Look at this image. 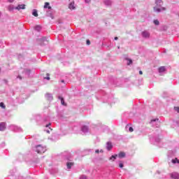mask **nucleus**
Listing matches in <instances>:
<instances>
[{
	"label": "nucleus",
	"mask_w": 179,
	"mask_h": 179,
	"mask_svg": "<svg viewBox=\"0 0 179 179\" xmlns=\"http://www.w3.org/2000/svg\"><path fill=\"white\" fill-rule=\"evenodd\" d=\"M45 150H47V149L45 147H43L41 145H37L36 146V152L37 153H45Z\"/></svg>",
	"instance_id": "nucleus-1"
},
{
	"label": "nucleus",
	"mask_w": 179,
	"mask_h": 179,
	"mask_svg": "<svg viewBox=\"0 0 179 179\" xmlns=\"http://www.w3.org/2000/svg\"><path fill=\"white\" fill-rule=\"evenodd\" d=\"M44 43H48V40H47V37L45 36H43L42 38L40 39L41 45H45Z\"/></svg>",
	"instance_id": "nucleus-2"
},
{
	"label": "nucleus",
	"mask_w": 179,
	"mask_h": 179,
	"mask_svg": "<svg viewBox=\"0 0 179 179\" xmlns=\"http://www.w3.org/2000/svg\"><path fill=\"white\" fill-rule=\"evenodd\" d=\"M5 129H6V123H0V131H5Z\"/></svg>",
	"instance_id": "nucleus-3"
},
{
	"label": "nucleus",
	"mask_w": 179,
	"mask_h": 179,
	"mask_svg": "<svg viewBox=\"0 0 179 179\" xmlns=\"http://www.w3.org/2000/svg\"><path fill=\"white\" fill-rule=\"evenodd\" d=\"M142 36L145 38H148V37H150V34H149V32L145 31L142 32Z\"/></svg>",
	"instance_id": "nucleus-4"
},
{
	"label": "nucleus",
	"mask_w": 179,
	"mask_h": 179,
	"mask_svg": "<svg viewBox=\"0 0 179 179\" xmlns=\"http://www.w3.org/2000/svg\"><path fill=\"white\" fill-rule=\"evenodd\" d=\"M15 9H17V10H20V9H26V5L24 4L18 5L17 7H15Z\"/></svg>",
	"instance_id": "nucleus-5"
},
{
	"label": "nucleus",
	"mask_w": 179,
	"mask_h": 179,
	"mask_svg": "<svg viewBox=\"0 0 179 179\" xmlns=\"http://www.w3.org/2000/svg\"><path fill=\"white\" fill-rule=\"evenodd\" d=\"M154 10L155 12L159 13V12H162V10H166V8L162 7V8H159L157 7H154Z\"/></svg>",
	"instance_id": "nucleus-6"
},
{
	"label": "nucleus",
	"mask_w": 179,
	"mask_h": 179,
	"mask_svg": "<svg viewBox=\"0 0 179 179\" xmlns=\"http://www.w3.org/2000/svg\"><path fill=\"white\" fill-rule=\"evenodd\" d=\"M171 178H174V179H178L179 178V174L177 173H173L171 174Z\"/></svg>",
	"instance_id": "nucleus-7"
},
{
	"label": "nucleus",
	"mask_w": 179,
	"mask_h": 179,
	"mask_svg": "<svg viewBox=\"0 0 179 179\" xmlns=\"http://www.w3.org/2000/svg\"><path fill=\"white\" fill-rule=\"evenodd\" d=\"M155 3L157 5V6H162V5H163V1L162 0H156L155 1Z\"/></svg>",
	"instance_id": "nucleus-8"
},
{
	"label": "nucleus",
	"mask_w": 179,
	"mask_h": 179,
	"mask_svg": "<svg viewBox=\"0 0 179 179\" xmlns=\"http://www.w3.org/2000/svg\"><path fill=\"white\" fill-rule=\"evenodd\" d=\"M43 8L44 9H51V6H50V3L48 2H45Z\"/></svg>",
	"instance_id": "nucleus-9"
},
{
	"label": "nucleus",
	"mask_w": 179,
	"mask_h": 179,
	"mask_svg": "<svg viewBox=\"0 0 179 179\" xmlns=\"http://www.w3.org/2000/svg\"><path fill=\"white\" fill-rule=\"evenodd\" d=\"M118 157H120V159H122L124 157H125V152H121L118 154Z\"/></svg>",
	"instance_id": "nucleus-10"
},
{
	"label": "nucleus",
	"mask_w": 179,
	"mask_h": 179,
	"mask_svg": "<svg viewBox=\"0 0 179 179\" xmlns=\"http://www.w3.org/2000/svg\"><path fill=\"white\" fill-rule=\"evenodd\" d=\"M166 71V67L165 66H161L159 68V72L160 73H163V72H165Z\"/></svg>",
	"instance_id": "nucleus-11"
},
{
	"label": "nucleus",
	"mask_w": 179,
	"mask_h": 179,
	"mask_svg": "<svg viewBox=\"0 0 179 179\" xmlns=\"http://www.w3.org/2000/svg\"><path fill=\"white\" fill-rule=\"evenodd\" d=\"M69 9L73 10L75 9V2H72L69 4Z\"/></svg>",
	"instance_id": "nucleus-12"
},
{
	"label": "nucleus",
	"mask_w": 179,
	"mask_h": 179,
	"mask_svg": "<svg viewBox=\"0 0 179 179\" xmlns=\"http://www.w3.org/2000/svg\"><path fill=\"white\" fill-rule=\"evenodd\" d=\"M117 157H118V155H112L109 160H112L113 162H114V160H115L117 159Z\"/></svg>",
	"instance_id": "nucleus-13"
},
{
	"label": "nucleus",
	"mask_w": 179,
	"mask_h": 179,
	"mask_svg": "<svg viewBox=\"0 0 179 179\" xmlns=\"http://www.w3.org/2000/svg\"><path fill=\"white\" fill-rule=\"evenodd\" d=\"M74 163L73 162H68L66 164V166H67V169H71L72 166H73Z\"/></svg>",
	"instance_id": "nucleus-14"
},
{
	"label": "nucleus",
	"mask_w": 179,
	"mask_h": 179,
	"mask_svg": "<svg viewBox=\"0 0 179 179\" xmlns=\"http://www.w3.org/2000/svg\"><path fill=\"white\" fill-rule=\"evenodd\" d=\"M107 149L108 150L113 149V145H111V143H107Z\"/></svg>",
	"instance_id": "nucleus-15"
},
{
	"label": "nucleus",
	"mask_w": 179,
	"mask_h": 179,
	"mask_svg": "<svg viewBox=\"0 0 179 179\" xmlns=\"http://www.w3.org/2000/svg\"><path fill=\"white\" fill-rule=\"evenodd\" d=\"M88 129H89V128L87 127V126H84L82 128L83 132H87Z\"/></svg>",
	"instance_id": "nucleus-16"
},
{
	"label": "nucleus",
	"mask_w": 179,
	"mask_h": 179,
	"mask_svg": "<svg viewBox=\"0 0 179 179\" xmlns=\"http://www.w3.org/2000/svg\"><path fill=\"white\" fill-rule=\"evenodd\" d=\"M33 16H35V17H37L38 16V14L37 13V10L34 9L32 13Z\"/></svg>",
	"instance_id": "nucleus-17"
},
{
	"label": "nucleus",
	"mask_w": 179,
	"mask_h": 179,
	"mask_svg": "<svg viewBox=\"0 0 179 179\" xmlns=\"http://www.w3.org/2000/svg\"><path fill=\"white\" fill-rule=\"evenodd\" d=\"M59 99H61V103H62V106H65V101L64 100L62 96H59Z\"/></svg>",
	"instance_id": "nucleus-18"
},
{
	"label": "nucleus",
	"mask_w": 179,
	"mask_h": 179,
	"mask_svg": "<svg viewBox=\"0 0 179 179\" xmlns=\"http://www.w3.org/2000/svg\"><path fill=\"white\" fill-rule=\"evenodd\" d=\"M172 163L173 164L178 163L179 164L178 159L176 158L175 159H172Z\"/></svg>",
	"instance_id": "nucleus-19"
},
{
	"label": "nucleus",
	"mask_w": 179,
	"mask_h": 179,
	"mask_svg": "<svg viewBox=\"0 0 179 179\" xmlns=\"http://www.w3.org/2000/svg\"><path fill=\"white\" fill-rule=\"evenodd\" d=\"M0 107H1V108H6V106L3 102L0 103Z\"/></svg>",
	"instance_id": "nucleus-20"
},
{
	"label": "nucleus",
	"mask_w": 179,
	"mask_h": 179,
	"mask_svg": "<svg viewBox=\"0 0 179 179\" xmlns=\"http://www.w3.org/2000/svg\"><path fill=\"white\" fill-rule=\"evenodd\" d=\"M154 23L156 24V26H159V20H155Z\"/></svg>",
	"instance_id": "nucleus-21"
},
{
	"label": "nucleus",
	"mask_w": 179,
	"mask_h": 179,
	"mask_svg": "<svg viewBox=\"0 0 179 179\" xmlns=\"http://www.w3.org/2000/svg\"><path fill=\"white\" fill-rule=\"evenodd\" d=\"M127 61H129V62L127 63V65H131V64H132V59H127Z\"/></svg>",
	"instance_id": "nucleus-22"
},
{
	"label": "nucleus",
	"mask_w": 179,
	"mask_h": 179,
	"mask_svg": "<svg viewBox=\"0 0 179 179\" xmlns=\"http://www.w3.org/2000/svg\"><path fill=\"white\" fill-rule=\"evenodd\" d=\"M174 110H175V111H177L178 113H179V107L178 106H175Z\"/></svg>",
	"instance_id": "nucleus-23"
},
{
	"label": "nucleus",
	"mask_w": 179,
	"mask_h": 179,
	"mask_svg": "<svg viewBox=\"0 0 179 179\" xmlns=\"http://www.w3.org/2000/svg\"><path fill=\"white\" fill-rule=\"evenodd\" d=\"M80 179H87V178L86 177V176H81L80 177Z\"/></svg>",
	"instance_id": "nucleus-24"
},
{
	"label": "nucleus",
	"mask_w": 179,
	"mask_h": 179,
	"mask_svg": "<svg viewBox=\"0 0 179 179\" xmlns=\"http://www.w3.org/2000/svg\"><path fill=\"white\" fill-rule=\"evenodd\" d=\"M119 167H120V169H122V167H124V164L120 163L119 164Z\"/></svg>",
	"instance_id": "nucleus-25"
},
{
	"label": "nucleus",
	"mask_w": 179,
	"mask_h": 179,
	"mask_svg": "<svg viewBox=\"0 0 179 179\" xmlns=\"http://www.w3.org/2000/svg\"><path fill=\"white\" fill-rule=\"evenodd\" d=\"M129 132H134V128L129 127Z\"/></svg>",
	"instance_id": "nucleus-26"
},
{
	"label": "nucleus",
	"mask_w": 179,
	"mask_h": 179,
	"mask_svg": "<svg viewBox=\"0 0 179 179\" xmlns=\"http://www.w3.org/2000/svg\"><path fill=\"white\" fill-rule=\"evenodd\" d=\"M87 45H90V40H87Z\"/></svg>",
	"instance_id": "nucleus-27"
},
{
	"label": "nucleus",
	"mask_w": 179,
	"mask_h": 179,
	"mask_svg": "<svg viewBox=\"0 0 179 179\" xmlns=\"http://www.w3.org/2000/svg\"><path fill=\"white\" fill-rule=\"evenodd\" d=\"M139 75H143V72H142V71H139Z\"/></svg>",
	"instance_id": "nucleus-28"
},
{
	"label": "nucleus",
	"mask_w": 179,
	"mask_h": 179,
	"mask_svg": "<svg viewBox=\"0 0 179 179\" xmlns=\"http://www.w3.org/2000/svg\"><path fill=\"white\" fill-rule=\"evenodd\" d=\"M50 125H51V123H49L48 124H46V128H48V127H50Z\"/></svg>",
	"instance_id": "nucleus-29"
},
{
	"label": "nucleus",
	"mask_w": 179,
	"mask_h": 179,
	"mask_svg": "<svg viewBox=\"0 0 179 179\" xmlns=\"http://www.w3.org/2000/svg\"><path fill=\"white\" fill-rule=\"evenodd\" d=\"M86 3H89L90 2V0H85Z\"/></svg>",
	"instance_id": "nucleus-30"
},
{
	"label": "nucleus",
	"mask_w": 179,
	"mask_h": 179,
	"mask_svg": "<svg viewBox=\"0 0 179 179\" xmlns=\"http://www.w3.org/2000/svg\"><path fill=\"white\" fill-rule=\"evenodd\" d=\"M45 79H47L48 80H50V77H47Z\"/></svg>",
	"instance_id": "nucleus-31"
},
{
	"label": "nucleus",
	"mask_w": 179,
	"mask_h": 179,
	"mask_svg": "<svg viewBox=\"0 0 179 179\" xmlns=\"http://www.w3.org/2000/svg\"><path fill=\"white\" fill-rule=\"evenodd\" d=\"M115 40H118V37L115 36Z\"/></svg>",
	"instance_id": "nucleus-32"
},
{
	"label": "nucleus",
	"mask_w": 179,
	"mask_h": 179,
	"mask_svg": "<svg viewBox=\"0 0 179 179\" xmlns=\"http://www.w3.org/2000/svg\"><path fill=\"white\" fill-rule=\"evenodd\" d=\"M10 2H13L15 0H8Z\"/></svg>",
	"instance_id": "nucleus-33"
},
{
	"label": "nucleus",
	"mask_w": 179,
	"mask_h": 179,
	"mask_svg": "<svg viewBox=\"0 0 179 179\" xmlns=\"http://www.w3.org/2000/svg\"><path fill=\"white\" fill-rule=\"evenodd\" d=\"M95 152L99 153V150H96Z\"/></svg>",
	"instance_id": "nucleus-34"
},
{
	"label": "nucleus",
	"mask_w": 179,
	"mask_h": 179,
	"mask_svg": "<svg viewBox=\"0 0 179 179\" xmlns=\"http://www.w3.org/2000/svg\"><path fill=\"white\" fill-rule=\"evenodd\" d=\"M155 121H156V120H151L152 122H155Z\"/></svg>",
	"instance_id": "nucleus-35"
},
{
	"label": "nucleus",
	"mask_w": 179,
	"mask_h": 179,
	"mask_svg": "<svg viewBox=\"0 0 179 179\" xmlns=\"http://www.w3.org/2000/svg\"><path fill=\"white\" fill-rule=\"evenodd\" d=\"M18 78H19L20 79H22V76H18Z\"/></svg>",
	"instance_id": "nucleus-36"
},
{
	"label": "nucleus",
	"mask_w": 179,
	"mask_h": 179,
	"mask_svg": "<svg viewBox=\"0 0 179 179\" xmlns=\"http://www.w3.org/2000/svg\"><path fill=\"white\" fill-rule=\"evenodd\" d=\"M48 133L50 134V131H48Z\"/></svg>",
	"instance_id": "nucleus-37"
},
{
	"label": "nucleus",
	"mask_w": 179,
	"mask_h": 179,
	"mask_svg": "<svg viewBox=\"0 0 179 179\" xmlns=\"http://www.w3.org/2000/svg\"><path fill=\"white\" fill-rule=\"evenodd\" d=\"M62 82L64 83V80H62Z\"/></svg>",
	"instance_id": "nucleus-38"
},
{
	"label": "nucleus",
	"mask_w": 179,
	"mask_h": 179,
	"mask_svg": "<svg viewBox=\"0 0 179 179\" xmlns=\"http://www.w3.org/2000/svg\"><path fill=\"white\" fill-rule=\"evenodd\" d=\"M0 73H1V69H0Z\"/></svg>",
	"instance_id": "nucleus-39"
}]
</instances>
